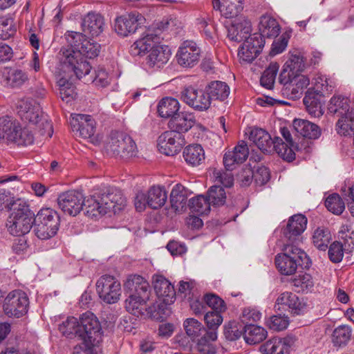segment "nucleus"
<instances>
[{
    "instance_id": "nucleus-12",
    "label": "nucleus",
    "mask_w": 354,
    "mask_h": 354,
    "mask_svg": "<svg viewBox=\"0 0 354 354\" xmlns=\"http://www.w3.org/2000/svg\"><path fill=\"white\" fill-rule=\"evenodd\" d=\"M143 20L144 17L141 14L131 12L115 19L114 30L118 35L127 37L136 32Z\"/></svg>"
},
{
    "instance_id": "nucleus-53",
    "label": "nucleus",
    "mask_w": 354,
    "mask_h": 354,
    "mask_svg": "<svg viewBox=\"0 0 354 354\" xmlns=\"http://www.w3.org/2000/svg\"><path fill=\"white\" fill-rule=\"evenodd\" d=\"M339 238L348 250L354 249V230L351 223L342 224L339 231Z\"/></svg>"
},
{
    "instance_id": "nucleus-36",
    "label": "nucleus",
    "mask_w": 354,
    "mask_h": 354,
    "mask_svg": "<svg viewBox=\"0 0 354 354\" xmlns=\"http://www.w3.org/2000/svg\"><path fill=\"white\" fill-rule=\"evenodd\" d=\"M305 68L304 57L301 55H292L283 65L280 77H292Z\"/></svg>"
},
{
    "instance_id": "nucleus-2",
    "label": "nucleus",
    "mask_w": 354,
    "mask_h": 354,
    "mask_svg": "<svg viewBox=\"0 0 354 354\" xmlns=\"http://www.w3.org/2000/svg\"><path fill=\"white\" fill-rule=\"evenodd\" d=\"M63 335L78 337L82 341L86 352L92 353V348L97 346L102 341L103 331L97 317L91 312L84 313L80 322L74 317H70L59 326Z\"/></svg>"
},
{
    "instance_id": "nucleus-14",
    "label": "nucleus",
    "mask_w": 354,
    "mask_h": 354,
    "mask_svg": "<svg viewBox=\"0 0 354 354\" xmlns=\"http://www.w3.org/2000/svg\"><path fill=\"white\" fill-rule=\"evenodd\" d=\"M185 142L183 135L167 131L159 136L158 147L160 153L166 156H174L179 153Z\"/></svg>"
},
{
    "instance_id": "nucleus-32",
    "label": "nucleus",
    "mask_w": 354,
    "mask_h": 354,
    "mask_svg": "<svg viewBox=\"0 0 354 354\" xmlns=\"http://www.w3.org/2000/svg\"><path fill=\"white\" fill-rule=\"evenodd\" d=\"M185 162L193 167L201 165L205 161V151L198 144L187 146L183 152Z\"/></svg>"
},
{
    "instance_id": "nucleus-54",
    "label": "nucleus",
    "mask_w": 354,
    "mask_h": 354,
    "mask_svg": "<svg viewBox=\"0 0 354 354\" xmlns=\"http://www.w3.org/2000/svg\"><path fill=\"white\" fill-rule=\"evenodd\" d=\"M351 329L348 326H339L336 328L333 333V342L335 346H342L346 345L351 337Z\"/></svg>"
},
{
    "instance_id": "nucleus-28",
    "label": "nucleus",
    "mask_w": 354,
    "mask_h": 354,
    "mask_svg": "<svg viewBox=\"0 0 354 354\" xmlns=\"http://www.w3.org/2000/svg\"><path fill=\"white\" fill-rule=\"evenodd\" d=\"M124 288L135 295H150L149 284L147 281L140 275H129L124 284Z\"/></svg>"
},
{
    "instance_id": "nucleus-10",
    "label": "nucleus",
    "mask_w": 354,
    "mask_h": 354,
    "mask_svg": "<svg viewBox=\"0 0 354 354\" xmlns=\"http://www.w3.org/2000/svg\"><path fill=\"white\" fill-rule=\"evenodd\" d=\"M57 201L60 209L70 216H75L83 209L84 195L77 190L60 194Z\"/></svg>"
},
{
    "instance_id": "nucleus-44",
    "label": "nucleus",
    "mask_w": 354,
    "mask_h": 354,
    "mask_svg": "<svg viewBox=\"0 0 354 354\" xmlns=\"http://www.w3.org/2000/svg\"><path fill=\"white\" fill-rule=\"evenodd\" d=\"M18 122L10 117L0 118V140L6 139L12 142L16 136V129L18 127Z\"/></svg>"
},
{
    "instance_id": "nucleus-16",
    "label": "nucleus",
    "mask_w": 354,
    "mask_h": 354,
    "mask_svg": "<svg viewBox=\"0 0 354 354\" xmlns=\"http://www.w3.org/2000/svg\"><path fill=\"white\" fill-rule=\"evenodd\" d=\"M307 218L302 214L292 216L285 227L282 229L283 236L286 242L296 243L306 228Z\"/></svg>"
},
{
    "instance_id": "nucleus-4",
    "label": "nucleus",
    "mask_w": 354,
    "mask_h": 354,
    "mask_svg": "<svg viewBox=\"0 0 354 354\" xmlns=\"http://www.w3.org/2000/svg\"><path fill=\"white\" fill-rule=\"evenodd\" d=\"M18 114L24 122L38 125L41 134L53 135V125L47 119L43 118V112L39 104L29 99H22L18 102Z\"/></svg>"
},
{
    "instance_id": "nucleus-43",
    "label": "nucleus",
    "mask_w": 354,
    "mask_h": 354,
    "mask_svg": "<svg viewBox=\"0 0 354 354\" xmlns=\"http://www.w3.org/2000/svg\"><path fill=\"white\" fill-rule=\"evenodd\" d=\"M292 286L296 292H308L313 290L315 281L313 277L306 272H302L291 279Z\"/></svg>"
},
{
    "instance_id": "nucleus-5",
    "label": "nucleus",
    "mask_w": 354,
    "mask_h": 354,
    "mask_svg": "<svg viewBox=\"0 0 354 354\" xmlns=\"http://www.w3.org/2000/svg\"><path fill=\"white\" fill-rule=\"evenodd\" d=\"M34 232L41 240L53 237L59 227V216L51 208L41 209L33 218Z\"/></svg>"
},
{
    "instance_id": "nucleus-13",
    "label": "nucleus",
    "mask_w": 354,
    "mask_h": 354,
    "mask_svg": "<svg viewBox=\"0 0 354 354\" xmlns=\"http://www.w3.org/2000/svg\"><path fill=\"white\" fill-rule=\"evenodd\" d=\"M29 80L26 71L16 67L0 68V84L8 88H19Z\"/></svg>"
},
{
    "instance_id": "nucleus-52",
    "label": "nucleus",
    "mask_w": 354,
    "mask_h": 354,
    "mask_svg": "<svg viewBox=\"0 0 354 354\" xmlns=\"http://www.w3.org/2000/svg\"><path fill=\"white\" fill-rule=\"evenodd\" d=\"M183 326L186 334L192 340H194L196 337L201 335L203 332L205 333V331H207L203 324L194 318H187L185 320Z\"/></svg>"
},
{
    "instance_id": "nucleus-33",
    "label": "nucleus",
    "mask_w": 354,
    "mask_h": 354,
    "mask_svg": "<svg viewBox=\"0 0 354 354\" xmlns=\"http://www.w3.org/2000/svg\"><path fill=\"white\" fill-rule=\"evenodd\" d=\"M320 94L308 89L304 97L303 102L309 114L315 118H319L324 114Z\"/></svg>"
},
{
    "instance_id": "nucleus-11",
    "label": "nucleus",
    "mask_w": 354,
    "mask_h": 354,
    "mask_svg": "<svg viewBox=\"0 0 354 354\" xmlns=\"http://www.w3.org/2000/svg\"><path fill=\"white\" fill-rule=\"evenodd\" d=\"M180 99L189 106L198 111H207L211 106L205 90L198 89L193 86H189L183 89L180 93Z\"/></svg>"
},
{
    "instance_id": "nucleus-37",
    "label": "nucleus",
    "mask_w": 354,
    "mask_h": 354,
    "mask_svg": "<svg viewBox=\"0 0 354 354\" xmlns=\"http://www.w3.org/2000/svg\"><path fill=\"white\" fill-rule=\"evenodd\" d=\"M259 30L263 37H276L280 32V26L274 18L266 15L260 18Z\"/></svg>"
},
{
    "instance_id": "nucleus-55",
    "label": "nucleus",
    "mask_w": 354,
    "mask_h": 354,
    "mask_svg": "<svg viewBox=\"0 0 354 354\" xmlns=\"http://www.w3.org/2000/svg\"><path fill=\"white\" fill-rule=\"evenodd\" d=\"M12 142L19 146H28L34 142V135L28 128H21L18 124L17 129H16V136Z\"/></svg>"
},
{
    "instance_id": "nucleus-62",
    "label": "nucleus",
    "mask_w": 354,
    "mask_h": 354,
    "mask_svg": "<svg viewBox=\"0 0 354 354\" xmlns=\"http://www.w3.org/2000/svg\"><path fill=\"white\" fill-rule=\"evenodd\" d=\"M16 32L14 21L12 19L0 17V39H8Z\"/></svg>"
},
{
    "instance_id": "nucleus-60",
    "label": "nucleus",
    "mask_w": 354,
    "mask_h": 354,
    "mask_svg": "<svg viewBox=\"0 0 354 354\" xmlns=\"http://www.w3.org/2000/svg\"><path fill=\"white\" fill-rule=\"evenodd\" d=\"M208 198L211 205L219 206L225 202V192L220 185H214L210 187L208 191Z\"/></svg>"
},
{
    "instance_id": "nucleus-23",
    "label": "nucleus",
    "mask_w": 354,
    "mask_h": 354,
    "mask_svg": "<svg viewBox=\"0 0 354 354\" xmlns=\"http://www.w3.org/2000/svg\"><path fill=\"white\" fill-rule=\"evenodd\" d=\"M243 2L244 0H212V5L226 18H232L243 10Z\"/></svg>"
},
{
    "instance_id": "nucleus-38",
    "label": "nucleus",
    "mask_w": 354,
    "mask_h": 354,
    "mask_svg": "<svg viewBox=\"0 0 354 354\" xmlns=\"http://www.w3.org/2000/svg\"><path fill=\"white\" fill-rule=\"evenodd\" d=\"M83 209H85L86 215L91 218L106 214L100 195L91 196L86 199L84 197Z\"/></svg>"
},
{
    "instance_id": "nucleus-58",
    "label": "nucleus",
    "mask_w": 354,
    "mask_h": 354,
    "mask_svg": "<svg viewBox=\"0 0 354 354\" xmlns=\"http://www.w3.org/2000/svg\"><path fill=\"white\" fill-rule=\"evenodd\" d=\"M174 25V21L171 19L164 18L161 21H158L151 24L147 30L151 34L156 35V41H160L161 34L168 30L171 26Z\"/></svg>"
},
{
    "instance_id": "nucleus-49",
    "label": "nucleus",
    "mask_w": 354,
    "mask_h": 354,
    "mask_svg": "<svg viewBox=\"0 0 354 354\" xmlns=\"http://www.w3.org/2000/svg\"><path fill=\"white\" fill-rule=\"evenodd\" d=\"M189 205L192 212L198 215H205L209 212L211 203L208 197L198 196L189 201Z\"/></svg>"
},
{
    "instance_id": "nucleus-26",
    "label": "nucleus",
    "mask_w": 354,
    "mask_h": 354,
    "mask_svg": "<svg viewBox=\"0 0 354 354\" xmlns=\"http://www.w3.org/2000/svg\"><path fill=\"white\" fill-rule=\"evenodd\" d=\"M205 90L210 104L214 100L221 102L225 100L230 92L229 86L221 81H212L205 86Z\"/></svg>"
},
{
    "instance_id": "nucleus-48",
    "label": "nucleus",
    "mask_w": 354,
    "mask_h": 354,
    "mask_svg": "<svg viewBox=\"0 0 354 354\" xmlns=\"http://www.w3.org/2000/svg\"><path fill=\"white\" fill-rule=\"evenodd\" d=\"M275 263L281 274L284 275L293 274L299 266L295 262V260H292L283 254L276 256Z\"/></svg>"
},
{
    "instance_id": "nucleus-41",
    "label": "nucleus",
    "mask_w": 354,
    "mask_h": 354,
    "mask_svg": "<svg viewBox=\"0 0 354 354\" xmlns=\"http://www.w3.org/2000/svg\"><path fill=\"white\" fill-rule=\"evenodd\" d=\"M244 328V339L249 344H259L267 337V331L263 327L248 324V326H245Z\"/></svg>"
},
{
    "instance_id": "nucleus-40",
    "label": "nucleus",
    "mask_w": 354,
    "mask_h": 354,
    "mask_svg": "<svg viewBox=\"0 0 354 354\" xmlns=\"http://www.w3.org/2000/svg\"><path fill=\"white\" fill-rule=\"evenodd\" d=\"M149 299V295L131 294L125 300V308L127 310L136 316L142 314L144 306L147 301Z\"/></svg>"
},
{
    "instance_id": "nucleus-8",
    "label": "nucleus",
    "mask_w": 354,
    "mask_h": 354,
    "mask_svg": "<svg viewBox=\"0 0 354 354\" xmlns=\"http://www.w3.org/2000/svg\"><path fill=\"white\" fill-rule=\"evenodd\" d=\"M96 290L100 298L106 304L118 302L121 295V285L113 276H102L96 283Z\"/></svg>"
},
{
    "instance_id": "nucleus-56",
    "label": "nucleus",
    "mask_w": 354,
    "mask_h": 354,
    "mask_svg": "<svg viewBox=\"0 0 354 354\" xmlns=\"http://www.w3.org/2000/svg\"><path fill=\"white\" fill-rule=\"evenodd\" d=\"M325 206L328 211L337 215L341 214L345 209L344 202L337 194L328 196L325 201Z\"/></svg>"
},
{
    "instance_id": "nucleus-35",
    "label": "nucleus",
    "mask_w": 354,
    "mask_h": 354,
    "mask_svg": "<svg viewBox=\"0 0 354 354\" xmlns=\"http://www.w3.org/2000/svg\"><path fill=\"white\" fill-rule=\"evenodd\" d=\"M75 122H77V129L80 136L87 139L91 138L95 132V122L90 115L78 114Z\"/></svg>"
},
{
    "instance_id": "nucleus-42",
    "label": "nucleus",
    "mask_w": 354,
    "mask_h": 354,
    "mask_svg": "<svg viewBox=\"0 0 354 354\" xmlns=\"http://www.w3.org/2000/svg\"><path fill=\"white\" fill-rule=\"evenodd\" d=\"M180 109L178 101L173 97H165L161 100L158 106V112L162 118L174 117Z\"/></svg>"
},
{
    "instance_id": "nucleus-39",
    "label": "nucleus",
    "mask_w": 354,
    "mask_h": 354,
    "mask_svg": "<svg viewBox=\"0 0 354 354\" xmlns=\"http://www.w3.org/2000/svg\"><path fill=\"white\" fill-rule=\"evenodd\" d=\"M148 206L152 209L162 207L167 199V192L164 187L153 186L147 192Z\"/></svg>"
},
{
    "instance_id": "nucleus-30",
    "label": "nucleus",
    "mask_w": 354,
    "mask_h": 354,
    "mask_svg": "<svg viewBox=\"0 0 354 354\" xmlns=\"http://www.w3.org/2000/svg\"><path fill=\"white\" fill-rule=\"evenodd\" d=\"M260 351L264 354H289L290 344L285 339L274 337L261 345Z\"/></svg>"
},
{
    "instance_id": "nucleus-34",
    "label": "nucleus",
    "mask_w": 354,
    "mask_h": 354,
    "mask_svg": "<svg viewBox=\"0 0 354 354\" xmlns=\"http://www.w3.org/2000/svg\"><path fill=\"white\" fill-rule=\"evenodd\" d=\"M252 30L251 24L250 21L244 20L231 25L228 28V38L236 42H241L245 41Z\"/></svg>"
},
{
    "instance_id": "nucleus-9",
    "label": "nucleus",
    "mask_w": 354,
    "mask_h": 354,
    "mask_svg": "<svg viewBox=\"0 0 354 354\" xmlns=\"http://www.w3.org/2000/svg\"><path fill=\"white\" fill-rule=\"evenodd\" d=\"M3 308L8 316L21 317L28 313L29 299L24 291L13 290L5 298Z\"/></svg>"
},
{
    "instance_id": "nucleus-51",
    "label": "nucleus",
    "mask_w": 354,
    "mask_h": 354,
    "mask_svg": "<svg viewBox=\"0 0 354 354\" xmlns=\"http://www.w3.org/2000/svg\"><path fill=\"white\" fill-rule=\"evenodd\" d=\"M348 102L349 100L347 97L341 95L333 96L330 100L328 111L331 113H339L342 115L350 110Z\"/></svg>"
},
{
    "instance_id": "nucleus-50",
    "label": "nucleus",
    "mask_w": 354,
    "mask_h": 354,
    "mask_svg": "<svg viewBox=\"0 0 354 354\" xmlns=\"http://www.w3.org/2000/svg\"><path fill=\"white\" fill-rule=\"evenodd\" d=\"M279 68V65L277 62L269 64L261 77L260 82L262 86L268 89L273 87Z\"/></svg>"
},
{
    "instance_id": "nucleus-57",
    "label": "nucleus",
    "mask_w": 354,
    "mask_h": 354,
    "mask_svg": "<svg viewBox=\"0 0 354 354\" xmlns=\"http://www.w3.org/2000/svg\"><path fill=\"white\" fill-rule=\"evenodd\" d=\"M295 243L287 242L284 244L283 248V254L290 257L292 260H295V262L301 265L303 259L306 257V254L303 250L294 245Z\"/></svg>"
},
{
    "instance_id": "nucleus-19",
    "label": "nucleus",
    "mask_w": 354,
    "mask_h": 354,
    "mask_svg": "<svg viewBox=\"0 0 354 354\" xmlns=\"http://www.w3.org/2000/svg\"><path fill=\"white\" fill-rule=\"evenodd\" d=\"M81 26L84 35L97 37L104 30V17L97 12H89L82 18Z\"/></svg>"
},
{
    "instance_id": "nucleus-6",
    "label": "nucleus",
    "mask_w": 354,
    "mask_h": 354,
    "mask_svg": "<svg viewBox=\"0 0 354 354\" xmlns=\"http://www.w3.org/2000/svg\"><path fill=\"white\" fill-rule=\"evenodd\" d=\"M107 153L122 159L136 156L137 146L129 135L122 132H111L105 147Z\"/></svg>"
},
{
    "instance_id": "nucleus-31",
    "label": "nucleus",
    "mask_w": 354,
    "mask_h": 354,
    "mask_svg": "<svg viewBox=\"0 0 354 354\" xmlns=\"http://www.w3.org/2000/svg\"><path fill=\"white\" fill-rule=\"evenodd\" d=\"M217 339V332L205 331V333L198 340L195 350L198 354H215L216 348L214 342Z\"/></svg>"
},
{
    "instance_id": "nucleus-25",
    "label": "nucleus",
    "mask_w": 354,
    "mask_h": 354,
    "mask_svg": "<svg viewBox=\"0 0 354 354\" xmlns=\"http://www.w3.org/2000/svg\"><path fill=\"white\" fill-rule=\"evenodd\" d=\"M170 57V50L167 46L157 45L151 51H149L146 62L149 67L160 68L167 63Z\"/></svg>"
},
{
    "instance_id": "nucleus-3",
    "label": "nucleus",
    "mask_w": 354,
    "mask_h": 354,
    "mask_svg": "<svg viewBox=\"0 0 354 354\" xmlns=\"http://www.w3.org/2000/svg\"><path fill=\"white\" fill-rule=\"evenodd\" d=\"M250 140L263 153L275 151L280 157L287 162L295 159V154L292 148H288L281 138H272L266 130L256 128L251 131Z\"/></svg>"
},
{
    "instance_id": "nucleus-21",
    "label": "nucleus",
    "mask_w": 354,
    "mask_h": 354,
    "mask_svg": "<svg viewBox=\"0 0 354 354\" xmlns=\"http://www.w3.org/2000/svg\"><path fill=\"white\" fill-rule=\"evenodd\" d=\"M276 305L287 307L293 315H299L306 310V304L291 292L281 293L276 300Z\"/></svg>"
},
{
    "instance_id": "nucleus-20",
    "label": "nucleus",
    "mask_w": 354,
    "mask_h": 354,
    "mask_svg": "<svg viewBox=\"0 0 354 354\" xmlns=\"http://www.w3.org/2000/svg\"><path fill=\"white\" fill-rule=\"evenodd\" d=\"M153 288L156 295L165 304L174 301L176 291L174 286L163 276L155 275L153 277Z\"/></svg>"
},
{
    "instance_id": "nucleus-29",
    "label": "nucleus",
    "mask_w": 354,
    "mask_h": 354,
    "mask_svg": "<svg viewBox=\"0 0 354 354\" xmlns=\"http://www.w3.org/2000/svg\"><path fill=\"white\" fill-rule=\"evenodd\" d=\"M187 194L186 189L180 184L176 185L170 194L171 207L175 213H181L186 209Z\"/></svg>"
},
{
    "instance_id": "nucleus-18",
    "label": "nucleus",
    "mask_w": 354,
    "mask_h": 354,
    "mask_svg": "<svg viewBox=\"0 0 354 354\" xmlns=\"http://www.w3.org/2000/svg\"><path fill=\"white\" fill-rule=\"evenodd\" d=\"M249 155V149L244 141H241L232 151H227L223 156V164L228 171H232L236 165L244 162Z\"/></svg>"
},
{
    "instance_id": "nucleus-7",
    "label": "nucleus",
    "mask_w": 354,
    "mask_h": 354,
    "mask_svg": "<svg viewBox=\"0 0 354 354\" xmlns=\"http://www.w3.org/2000/svg\"><path fill=\"white\" fill-rule=\"evenodd\" d=\"M34 214L25 203H19L9 216L6 226L9 232L16 236H23L30 232L33 225Z\"/></svg>"
},
{
    "instance_id": "nucleus-61",
    "label": "nucleus",
    "mask_w": 354,
    "mask_h": 354,
    "mask_svg": "<svg viewBox=\"0 0 354 354\" xmlns=\"http://www.w3.org/2000/svg\"><path fill=\"white\" fill-rule=\"evenodd\" d=\"M59 95L63 101L70 102L76 96L74 86L64 78L59 81Z\"/></svg>"
},
{
    "instance_id": "nucleus-22",
    "label": "nucleus",
    "mask_w": 354,
    "mask_h": 354,
    "mask_svg": "<svg viewBox=\"0 0 354 354\" xmlns=\"http://www.w3.org/2000/svg\"><path fill=\"white\" fill-rule=\"evenodd\" d=\"M195 122V116L192 113L180 112L169 120L168 127L170 131L182 135L191 129Z\"/></svg>"
},
{
    "instance_id": "nucleus-64",
    "label": "nucleus",
    "mask_w": 354,
    "mask_h": 354,
    "mask_svg": "<svg viewBox=\"0 0 354 354\" xmlns=\"http://www.w3.org/2000/svg\"><path fill=\"white\" fill-rule=\"evenodd\" d=\"M222 313L209 311L206 313L204 319L209 330H214L216 332L218 326L223 322Z\"/></svg>"
},
{
    "instance_id": "nucleus-17",
    "label": "nucleus",
    "mask_w": 354,
    "mask_h": 354,
    "mask_svg": "<svg viewBox=\"0 0 354 354\" xmlns=\"http://www.w3.org/2000/svg\"><path fill=\"white\" fill-rule=\"evenodd\" d=\"M100 196L106 213L113 212L116 214L126 205V199L121 191L115 187L109 188L106 192Z\"/></svg>"
},
{
    "instance_id": "nucleus-47",
    "label": "nucleus",
    "mask_w": 354,
    "mask_h": 354,
    "mask_svg": "<svg viewBox=\"0 0 354 354\" xmlns=\"http://www.w3.org/2000/svg\"><path fill=\"white\" fill-rule=\"evenodd\" d=\"M312 240L318 250L325 251L331 240L330 232L326 227H319L313 232Z\"/></svg>"
},
{
    "instance_id": "nucleus-59",
    "label": "nucleus",
    "mask_w": 354,
    "mask_h": 354,
    "mask_svg": "<svg viewBox=\"0 0 354 354\" xmlns=\"http://www.w3.org/2000/svg\"><path fill=\"white\" fill-rule=\"evenodd\" d=\"M203 301L207 306L212 309V312L223 313L227 309L225 301L215 294H206L203 297Z\"/></svg>"
},
{
    "instance_id": "nucleus-15",
    "label": "nucleus",
    "mask_w": 354,
    "mask_h": 354,
    "mask_svg": "<svg viewBox=\"0 0 354 354\" xmlns=\"http://www.w3.org/2000/svg\"><path fill=\"white\" fill-rule=\"evenodd\" d=\"M201 57V49L193 41H185L179 47L176 58L183 67L192 68L196 65Z\"/></svg>"
},
{
    "instance_id": "nucleus-63",
    "label": "nucleus",
    "mask_w": 354,
    "mask_h": 354,
    "mask_svg": "<svg viewBox=\"0 0 354 354\" xmlns=\"http://www.w3.org/2000/svg\"><path fill=\"white\" fill-rule=\"evenodd\" d=\"M345 250H349L347 248H346L344 245L338 241H335L333 243L328 249V257L330 260L333 263H339L340 262L344 257V252Z\"/></svg>"
},
{
    "instance_id": "nucleus-1",
    "label": "nucleus",
    "mask_w": 354,
    "mask_h": 354,
    "mask_svg": "<svg viewBox=\"0 0 354 354\" xmlns=\"http://www.w3.org/2000/svg\"><path fill=\"white\" fill-rule=\"evenodd\" d=\"M66 38L71 48L63 52L62 69L64 73H73L77 79H81L91 69L84 57L93 59L98 56L100 45L87 39L85 35L80 32H69Z\"/></svg>"
},
{
    "instance_id": "nucleus-45",
    "label": "nucleus",
    "mask_w": 354,
    "mask_h": 354,
    "mask_svg": "<svg viewBox=\"0 0 354 354\" xmlns=\"http://www.w3.org/2000/svg\"><path fill=\"white\" fill-rule=\"evenodd\" d=\"M338 133L343 136L354 132V109H351L341 115L336 124Z\"/></svg>"
},
{
    "instance_id": "nucleus-46",
    "label": "nucleus",
    "mask_w": 354,
    "mask_h": 354,
    "mask_svg": "<svg viewBox=\"0 0 354 354\" xmlns=\"http://www.w3.org/2000/svg\"><path fill=\"white\" fill-rule=\"evenodd\" d=\"M335 87L334 82L326 75L317 74L313 79V92L320 94L322 96L329 95Z\"/></svg>"
},
{
    "instance_id": "nucleus-24",
    "label": "nucleus",
    "mask_w": 354,
    "mask_h": 354,
    "mask_svg": "<svg viewBox=\"0 0 354 354\" xmlns=\"http://www.w3.org/2000/svg\"><path fill=\"white\" fill-rule=\"evenodd\" d=\"M156 35L146 31L145 35L136 41L130 47V53L133 56H143L149 51H151L156 47L157 43Z\"/></svg>"
},
{
    "instance_id": "nucleus-27",
    "label": "nucleus",
    "mask_w": 354,
    "mask_h": 354,
    "mask_svg": "<svg viewBox=\"0 0 354 354\" xmlns=\"http://www.w3.org/2000/svg\"><path fill=\"white\" fill-rule=\"evenodd\" d=\"M292 127L299 136L309 139H317L321 135L320 128L315 124L302 119L293 120Z\"/></svg>"
}]
</instances>
